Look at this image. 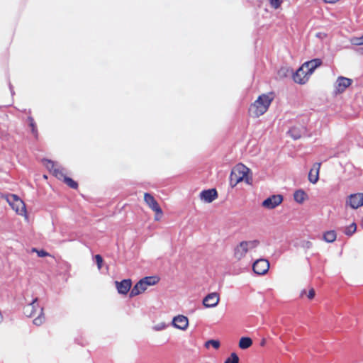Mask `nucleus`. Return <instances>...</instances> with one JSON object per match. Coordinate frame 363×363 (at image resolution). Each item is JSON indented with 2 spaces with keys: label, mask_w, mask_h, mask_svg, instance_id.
<instances>
[{
  "label": "nucleus",
  "mask_w": 363,
  "mask_h": 363,
  "mask_svg": "<svg viewBox=\"0 0 363 363\" xmlns=\"http://www.w3.org/2000/svg\"><path fill=\"white\" fill-rule=\"evenodd\" d=\"M23 313L30 318L37 315L33 320V324L37 326L41 325L45 322L43 308L40 306L38 298H34L24 306Z\"/></svg>",
  "instance_id": "1"
},
{
  "label": "nucleus",
  "mask_w": 363,
  "mask_h": 363,
  "mask_svg": "<svg viewBox=\"0 0 363 363\" xmlns=\"http://www.w3.org/2000/svg\"><path fill=\"white\" fill-rule=\"evenodd\" d=\"M272 100L273 97L270 94L260 95L250 106L249 109L250 114L255 118H258L263 115L268 110Z\"/></svg>",
  "instance_id": "2"
},
{
  "label": "nucleus",
  "mask_w": 363,
  "mask_h": 363,
  "mask_svg": "<svg viewBox=\"0 0 363 363\" xmlns=\"http://www.w3.org/2000/svg\"><path fill=\"white\" fill-rule=\"evenodd\" d=\"M250 169L242 164L235 166L230 173V184L232 187L235 186L238 183L245 182L250 184V178L248 176Z\"/></svg>",
  "instance_id": "3"
},
{
  "label": "nucleus",
  "mask_w": 363,
  "mask_h": 363,
  "mask_svg": "<svg viewBox=\"0 0 363 363\" xmlns=\"http://www.w3.org/2000/svg\"><path fill=\"white\" fill-rule=\"evenodd\" d=\"M260 244L258 240H245L240 242L235 248L233 256L235 259L241 260L245 257L247 253L259 247Z\"/></svg>",
  "instance_id": "4"
},
{
  "label": "nucleus",
  "mask_w": 363,
  "mask_h": 363,
  "mask_svg": "<svg viewBox=\"0 0 363 363\" xmlns=\"http://www.w3.org/2000/svg\"><path fill=\"white\" fill-rule=\"evenodd\" d=\"M44 164L58 179L63 180L69 187L72 189L77 188V183L72 180L71 178L66 177L64 172V169L61 168L54 162L46 160L44 161Z\"/></svg>",
  "instance_id": "5"
},
{
  "label": "nucleus",
  "mask_w": 363,
  "mask_h": 363,
  "mask_svg": "<svg viewBox=\"0 0 363 363\" xmlns=\"http://www.w3.org/2000/svg\"><path fill=\"white\" fill-rule=\"evenodd\" d=\"M158 280V278L156 277H147L142 279L132 289L130 294V296L133 297L144 292L148 286L157 284Z\"/></svg>",
  "instance_id": "6"
},
{
  "label": "nucleus",
  "mask_w": 363,
  "mask_h": 363,
  "mask_svg": "<svg viewBox=\"0 0 363 363\" xmlns=\"http://www.w3.org/2000/svg\"><path fill=\"white\" fill-rule=\"evenodd\" d=\"M6 199L17 214L23 216L27 218L26 204L16 194H10L6 196Z\"/></svg>",
  "instance_id": "7"
},
{
  "label": "nucleus",
  "mask_w": 363,
  "mask_h": 363,
  "mask_svg": "<svg viewBox=\"0 0 363 363\" xmlns=\"http://www.w3.org/2000/svg\"><path fill=\"white\" fill-rule=\"evenodd\" d=\"M144 201L146 204L151 208L154 212H155V220H161L163 212L160 206H159L157 201L155 199V198L149 193H145L144 194Z\"/></svg>",
  "instance_id": "8"
},
{
  "label": "nucleus",
  "mask_w": 363,
  "mask_h": 363,
  "mask_svg": "<svg viewBox=\"0 0 363 363\" xmlns=\"http://www.w3.org/2000/svg\"><path fill=\"white\" fill-rule=\"evenodd\" d=\"M352 80L345 77H338L333 85V92L335 96L345 92L346 89L352 84Z\"/></svg>",
  "instance_id": "9"
},
{
  "label": "nucleus",
  "mask_w": 363,
  "mask_h": 363,
  "mask_svg": "<svg viewBox=\"0 0 363 363\" xmlns=\"http://www.w3.org/2000/svg\"><path fill=\"white\" fill-rule=\"evenodd\" d=\"M252 269L255 274L264 275L269 271V262L266 259H258L254 262Z\"/></svg>",
  "instance_id": "10"
},
{
  "label": "nucleus",
  "mask_w": 363,
  "mask_h": 363,
  "mask_svg": "<svg viewBox=\"0 0 363 363\" xmlns=\"http://www.w3.org/2000/svg\"><path fill=\"white\" fill-rule=\"evenodd\" d=\"M283 201V196L280 194L272 195L263 201L262 206L267 209H274Z\"/></svg>",
  "instance_id": "11"
},
{
  "label": "nucleus",
  "mask_w": 363,
  "mask_h": 363,
  "mask_svg": "<svg viewBox=\"0 0 363 363\" xmlns=\"http://www.w3.org/2000/svg\"><path fill=\"white\" fill-rule=\"evenodd\" d=\"M346 205L353 209L363 206V193H357L350 195L346 200Z\"/></svg>",
  "instance_id": "12"
},
{
  "label": "nucleus",
  "mask_w": 363,
  "mask_h": 363,
  "mask_svg": "<svg viewBox=\"0 0 363 363\" xmlns=\"http://www.w3.org/2000/svg\"><path fill=\"white\" fill-rule=\"evenodd\" d=\"M310 77L311 74L308 73L302 65L294 74L293 79L296 83L304 84L308 81Z\"/></svg>",
  "instance_id": "13"
},
{
  "label": "nucleus",
  "mask_w": 363,
  "mask_h": 363,
  "mask_svg": "<svg viewBox=\"0 0 363 363\" xmlns=\"http://www.w3.org/2000/svg\"><path fill=\"white\" fill-rule=\"evenodd\" d=\"M172 325L175 328L184 331L189 327V319L183 315H178L173 318Z\"/></svg>",
  "instance_id": "14"
},
{
  "label": "nucleus",
  "mask_w": 363,
  "mask_h": 363,
  "mask_svg": "<svg viewBox=\"0 0 363 363\" xmlns=\"http://www.w3.org/2000/svg\"><path fill=\"white\" fill-rule=\"evenodd\" d=\"M220 301L219 294L216 292H213L208 294L203 300V304L206 308L216 307Z\"/></svg>",
  "instance_id": "15"
},
{
  "label": "nucleus",
  "mask_w": 363,
  "mask_h": 363,
  "mask_svg": "<svg viewBox=\"0 0 363 363\" xmlns=\"http://www.w3.org/2000/svg\"><path fill=\"white\" fill-rule=\"evenodd\" d=\"M217 191L214 189L204 190L200 193V199L206 203L212 202L217 198Z\"/></svg>",
  "instance_id": "16"
},
{
  "label": "nucleus",
  "mask_w": 363,
  "mask_h": 363,
  "mask_svg": "<svg viewBox=\"0 0 363 363\" xmlns=\"http://www.w3.org/2000/svg\"><path fill=\"white\" fill-rule=\"evenodd\" d=\"M321 164L315 163L308 173V180L311 183L315 184L319 179V172Z\"/></svg>",
  "instance_id": "17"
},
{
  "label": "nucleus",
  "mask_w": 363,
  "mask_h": 363,
  "mask_svg": "<svg viewBox=\"0 0 363 363\" xmlns=\"http://www.w3.org/2000/svg\"><path fill=\"white\" fill-rule=\"evenodd\" d=\"M115 284L119 294H126L130 289L132 283L130 279H123L121 281H116Z\"/></svg>",
  "instance_id": "18"
},
{
  "label": "nucleus",
  "mask_w": 363,
  "mask_h": 363,
  "mask_svg": "<svg viewBox=\"0 0 363 363\" xmlns=\"http://www.w3.org/2000/svg\"><path fill=\"white\" fill-rule=\"evenodd\" d=\"M322 64V61L320 59L315 58L313 60H311L310 61L304 62L302 65L306 69V72L308 73L311 74V75L313 74L314 70L320 66Z\"/></svg>",
  "instance_id": "19"
},
{
  "label": "nucleus",
  "mask_w": 363,
  "mask_h": 363,
  "mask_svg": "<svg viewBox=\"0 0 363 363\" xmlns=\"http://www.w3.org/2000/svg\"><path fill=\"white\" fill-rule=\"evenodd\" d=\"M303 132V128L293 127L289 130L288 133L292 138L297 140L301 137Z\"/></svg>",
  "instance_id": "20"
},
{
  "label": "nucleus",
  "mask_w": 363,
  "mask_h": 363,
  "mask_svg": "<svg viewBox=\"0 0 363 363\" xmlns=\"http://www.w3.org/2000/svg\"><path fill=\"white\" fill-rule=\"evenodd\" d=\"M306 193L301 189L296 191L294 194V199L295 201L298 203H302L306 200Z\"/></svg>",
  "instance_id": "21"
},
{
  "label": "nucleus",
  "mask_w": 363,
  "mask_h": 363,
  "mask_svg": "<svg viewBox=\"0 0 363 363\" xmlns=\"http://www.w3.org/2000/svg\"><path fill=\"white\" fill-rule=\"evenodd\" d=\"M252 345V340L250 337H242L239 341V347L242 350H246L250 347Z\"/></svg>",
  "instance_id": "22"
},
{
  "label": "nucleus",
  "mask_w": 363,
  "mask_h": 363,
  "mask_svg": "<svg viewBox=\"0 0 363 363\" xmlns=\"http://www.w3.org/2000/svg\"><path fill=\"white\" fill-rule=\"evenodd\" d=\"M323 239L327 242H334L335 240V239H336V233H335V232L334 230H330V231L326 232L323 235Z\"/></svg>",
  "instance_id": "23"
},
{
  "label": "nucleus",
  "mask_w": 363,
  "mask_h": 363,
  "mask_svg": "<svg viewBox=\"0 0 363 363\" xmlns=\"http://www.w3.org/2000/svg\"><path fill=\"white\" fill-rule=\"evenodd\" d=\"M168 325L164 322H160L152 326V330L155 331H162L165 330Z\"/></svg>",
  "instance_id": "24"
},
{
  "label": "nucleus",
  "mask_w": 363,
  "mask_h": 363,
  "mask_svg": "<svg viewBox=\"0 0 363 363\" xmlns=\"http://www.w3.org/2000/svg\"><path fill=\"white\" fill-rule=\"evenodd\" d=\"M224 363H239V357L236 353L233 352L230 356L225 359Z\"/></svg>",
  "instance_id": "25"
},
{
  "label": "nucleus",
  "mask_w": 363,
  "mask_h": 363,
  "mask_svg": "<svg viewBox=\"0 0 363 363\" xmlns=\"http://www.w3.org/2000/svg\"><path fill=\"white\" fill-rule=\"evenodd\" d=\"M350 42L354 45H363V35L361 37H353L350 38Z\"/></svg>",
  "instance_id": "26"
},
{
  "label": "nucleus",
  "mask_w": 363,
  "mask_h": 363,
  "mask_svg": "<svg viewBox=\"0 0 363 363\" xmlns=\"http://www.w3.org/2000/svg\"><path fill=\"white\" fill-rule=\"evenodd\" d=\"M357 230V225L353 223L345 229V234L347 235H352Z\"/></svg>",
  "instance_id": "27"
},
{
  "label": "nucleus",
  "mask_w": 363,
  "mask_h": 363,
  "mask_svg": "<svg viewBox=\"0 0 363 363\" xmlns=\"http://www.w3.org/2000/svg\"><path fill=\"white\" fill-rule=\"evenodd\" d=\"M28 121H29V125L31 128V132H32V133L35 136H36L37 133H38V131H37V128H36V126H35V121H34V120H33V118L32 117H28Z\"/></svg>",
  "instance_id": "28"
},
{
  "label": "nucleus",
  "mask_w": 363,
  "mask_h": 363,
  "mask_svg": "<svg viewBox=\"0 0 363 363\" xmlns=\"http://www.w3.org/2000/svg\"><path fill=\"white\" fill-rule=\"evenodd\" d=\"M213 346L215 349H218L220 347V342L218 340H210L205 343L206 347Z\"/></svg>",
  "instance_id": "29"
},
{
  "label": "nucleus",
  "mask_w": 363,
  "mask_h": 363,
  "mask_svg": "<svg viewBox=\"0 0 363 363\" xmlns=\"http://www.w3.org/2000/svg\"><path fill=\"white\" fill-rule=\"evenodd\" d=\"M32 252H35L38 254V256L40 257H44L49 255V254L47 252H45V250H38L35 248H33Z\"/></svg>",
  "instance_id": "30"
},
{
  "label": "nucleus",
  "mask_w": 363,
  "mask_h": 363,
  "mask_svg": "<svg viewBox=\"0 0 363 363\" xmlns=\"http://www.w3.org/2000/svg\"><path fill=\"white\" fill-rule=\"evenodd\" d=\"M269 1H270L271 6L274 9H278L282 2L281 0H269Z\"/></svg>",
  "instance_id": "31"
},
{
  "label": "nucleus",
  "mask_w": 363,
  "mask_h": 363,
  "mask_svg": "<svg viewBox=\"0 0 363 363\" xmlns=\"http://www.w3.org/2000/svg\"><path fill=\"white\" fill-rule=\"evenodd\" d=\"M95 259H96V264H97L98 269H101V266H102V262H103V259H102L101 256L99 255H96L95 256Z\"/></svg>",
  "instance_id": "32"
},
{
  "label": "nucleus",
  "mask_w": 363,
  "mask_h": 363,
  "mask_svg": "<svg viewBox=\"0 0 363 363\" xmlns=\"http://www.w3.org/2000/svg\"><path fill=\"white\" fill-rule=\"evenodd\" d=\"M301 247L306 249H309L312 247V242L308 240H304L302 242Z\"/></svg>",
  "instance_id": "33"
},
{
  "label": "nucleus",
  "mask_w": 363,
  "mask_h": 363,
  "mask_svg": "<svg viewBox=\"0 0 363 363\" xmlns=\"http://www.w3.org/2000/svg\"><path fill=\"white\" fill-rule=\"evenodd\" d=\"M309 299H313L315 296V291L313 289H311L307 294Z\"/></svg>",
  "instance_id": "34"
},
{
  "label": "nucleus",
  "mask_w": 363,
  "mask_h": 363,
  "mask_svg": "<svg viewBox=\"0 0 363 363\" xmlns=\"http://www.w3.org/2000/svg\"><path fill=\"white\" fill-rule=\"evenodd\" d=\"M326 3H328V4H335L336 3L337 1H338L339 0H324Z\"/></svg>",
  "instance_id": "35"
},
{
  "label": "nucleus",
  "mask_w": 363,
  "mask_h": 363,
  "mask_svg": "<svg viewBox=\"0 0 363 363\" xmlns=\"http://www.w3.org/2000/svg\"><path fill=\"white\" fill-rule=\"evenodd\" d=\"M3 319H4L3 315H2L1 312L0 311V324L2 323Z\"/></svg>",
  "instance_id": "36"
},
{
  "label": "nucleus",
  "mask_w": 363,
  "mask_h": 363,
  "mask_svg": "<svg viewBox=\"0 0 363 363\" xmlns=\"http://www.w3.org/2000/svg\"><path fill=\"white\" fill-rule=\"evenodd\" d=\"M265 343H266V340H265V339H263V340L261 341L260 345H261V346H264V345H265Z\"/></svg>",
  "instance_id": "37"
},
{
  "label": "nucleus",
  "mask_w": 363,
  "mask_h": 363,
  "mask_svg": "<svg viewBox=\"0 0 363 363\" xmlns=\"http://www.w3.org/2000/svg\"><path fill=\"white\" fill-rule=\"evenodd\" d=\"M306 290H303V291H301V296H303V294H306Z\"/></svg>",
  "instance_id": "38"
},
{
  "label": "nucleus",
  "mask_w": 363,
  "mask_h": 363,
  "mask_svg": "<svg viewBox=\"0 0 363 363\" xmlns=\"http://www.w3.org/2000/svg\"><path fill=\"white\" fill-rule=\"evenodd\" d=\"M362 225H363V218H362Z\"/></svg>",
  "instance_id": "39"
}]
</instances>
